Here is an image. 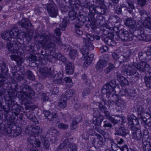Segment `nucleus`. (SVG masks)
Segmentation results:
<instances>
[{"instance_id": "nucleus-1", "label": "nucleus", "mask_w": 151, "mask_h": 151, "mask_svg": "<svg viewBox=\"0 0 151 151\" xmlns=\"http://www.w3.org/2000/svg\"><path fill=\"white\" fill-rule=\"evenodd\" d=\"M149 67L150 65L146 62L141 61L138 64L136 62H133L128 65H124L122 68L129 75H135L139 77V74L135 68L141 72H143L147 70Z\"/></svg>"}, {"instance_id": "nucleus-2", "label": "nucleus", "mask_w": 151, "mask_h": 151, "mask_svg": "<svg viewBox=\"0 0 151 151\" xmlns=\"http://www.w3.org/2000/svg\"><path fill=\"white\" fill-rule=\"evenodd\" d=\"M52 41L56 42L60 45H62L61 41L59 38H56L48 32L42 34L37 42L45 47L48 49L54 48L55 45Z\"/></svg>"}, {"instance_id": "nucleus-3", "label": "nucleus", "mask_w": 151, "mask_h": 151, "mask_svg": "<svg viewBox=\"0 0 151 151\" xmlns=\"http://www.w3.org/2000/svg\"><path fill=\"white\" fill-rule=\"evenodd\" d=\"M116 86L115 81L112 80L104 85L101 90L102 93L107 94L106 97L110 99V100H108L107 102L109 106L114 105L115 103L114 101L117 99V95L113 93Z\"/></svg>"}, {"instance_id": "nucleus-4", "label": "nucleus", "mask_w": 151, "mask_h": 151, "mask_svg": "<svg viewBox=\"0 0 151 151\" xmlns=\"http://www.w3.org/2000/svg\"><path fill=\"white\" fill-rule=\"evenodd\" d=\"M21 46V44L15 43L12 44L10 42H8L7 44V47L9 51L12 54L15 53L17 54V55L12 54L11 55V60L15 61L19 65L22 64V59L18 55L19 54H21L22 53V50Z\"/></svg>"}, {"instance_id": "nucleus-5", "label": "nucleus", "mask_w": 151, "mask_h": 151, "mask_svg": "<svg viewBox=\"0 0 151 151\" xmlns=\"http://www.w3.org/2000/svg\"><path fill=\"white\" fill-rule=\"evenodd\" d=\"M86 38H83V41L85 43V45L80 50L81 52L84 55L87 54L89 50H92L94 48L92 44L89 41H93L94 40V36L90 34H86Z\"/></svg>"}, {"instance_id": "nucleus-6", "label": "nucleus", "mask_w": 151, "mask_h": 151, "mask_svg": "<svg viewBox=\"0 0 151 151\" xmlns=\"http://www.w3.org/2000/svg\"><path fill=\"white\" fill-rule=\"evenodd\" d=\"M20 94L21 95V99L22 100L29 98V96H32L34 95V91L32 88L29 86L25 84H23L20 86Z\"/></svg>"}, {"instance_id": "nucleus-7", "label": "nucleus", "mask_w": 151, "mask_h": 151, "mask_svg": "<svg viewBox=\"0 0 151 151\" xmlns=\"http://www.w3.org/2000/svg\"><path fill=\"white\" fill-rule=\"evenodd\" d=\"M47 9L50 16L55 17L58 14V9L56 4L52 0L47 4Z\"/></svg>"}, {"instance_id": "nucleus-8", "label": "nucleus", "mask_w": 151, "mask_h": 151, "mask_svg": "<svg viewBox=\"0 0 151 151\" xmlns=\"http://www.w3.org/2000/svg\"><path fill=\"white\" fill-rule=\"evenodd\" d=\"M124 22L125 25L136 30H139L141 27V25L133 18H129L126 19L124 21Z\"/></svg>"}, {"instance_id": "nucleus-9", "label": "nucleus", "mask_w": 151, "mask_h": 151, "mask_svg": "<svg viewBox=\"0 0 151 151\" xmlns=\"http://www.w3.org/2000/svg\"><path fill=\"white\" fill-rule=\"evenodd\" d=\"M63 138L64 140L63 142L60 145L59 147L60 149H62L63 148L70 145V146L68 147L66 151H77V146L75 144H71L70 145V142L69 139L67 138Z\"/></svg>"}, {"instance_id": "nucleus-10", "label": "nucleus", "mask_w": 151, "mask_h": 151, "mask_svg": "<svg viewBox=\"0 0 151 151\" xmlns=\"http://www.w3.org/2000/svg\"><path fill=\"white\" fill-rule=\"evenodd\" d=\"M25 131L27 133L32 134L33 135H37L42 132V128L39 126H28L26 129Z\"/></svg>"}, {"instance_id": "nucleus-11", "label": "nucleus", "mask_w": 151, "mask_h": 151, "mask_svg": "<svg viewBox=\"0 0 151 151\" xmlns=\"http://www.w3.org/2000/svg\"><path fill=\"white\" fill-rule=\"evenodd\" d=\"M93 120V123L95 126L100 125L103 120V116L98 111L94 110Z\"/></svg>"}, {"instance_id": "nucleus-12", "label": "nucleus", "mask_w": 151, "mask_h": 151, "mask_svg": "<svg viewBox=\"0 0 151 151\" xmlns=\"http://www.w3.org/2000/svg\"><path fill=\"white\" fill-rule=\"evenodd\" d=\"M92 143L93 145H96L97 146L101 147L104 145L105 143V140L99 134H97V138L93 139L92 141Z\"/></svg>"}, {"instance_id": "nucleus-13", "label": "nucleus", "mask_w": 151, "mask_h": 151, "mask_svg": "<svg viewBox=\"0 0 151 151\" xmlns=\"http://www.w3.org/2000/svg\"><path fill=\"white\" fill-rule=\"evenodd\" d=\"M19 25L22 27L28 29H32L33 26L32 25L29 19L27 18H23L18 22Z\"/></svg>"}, {"instance_id": "nucleus-14", "label": "nucleus", "mask_w": 151, "mask_h": 151, "mask_svg": "<svg viewBox=\"0 0 151 151\" xmlns=\"http://www.w3.org/2000/svg\"><path fill=\"white\" fill-rule=\"evenodd\" d=\"M1 70L2 73H3V76L0 75V85H1L4 84V82L6 80V78L5 76H4V73L6 75V73L8 71V69L6 66V63H2V65L1 67Z\"/></svg>"}, {"instance_id": "nucleus-15", "label": "nucleus", "mask_w": 151, "mask_h": 151, "mask_svg": "<svg viewBox=\"0 0 151 151\" xmlns=\"http://www.w3.org/2000/svg\"><path fill=\"white\" fill-rule=\"evenodd\" d=\"M118 36L119 38L123 41H131L134 37H132V35H129L128 32L126 30L121 31L119 33Z\"/></svg>"}, {"instance_id": "nucleus-16", "label": "nucleus", "mask_w": 151, "mask_h": 151, "mask_svg": "<svg viewBox=\"0 0 151 151\" xmlns=\"http://www.w3.org/2000/svg\"><path fill=\"white\" fill-rule=\"evenodd\" d=\"M132 132V137L135 141L140 140L141 139L142 133L140 130L137 128H133Z\"/></svg>"}, {"instance_id": "nucleus-17", "label": "nucleus", "mask_w": 151, "mask_h": 151, "mask_svg": "<svg viewBox=\"0 0 151 151\" xmlns=\"http://www.w3.org/2000/svg\"><path fill=\"white\" fill-rule=\"evenodd\" d=\"M115 130L116 131L115 133V135L124 136L128 133V130L125 129L123 127L121 126L119 128L115 127Z\"/></svg>"}, {"instance_id": "nucleus-18", "label": "nucleus", "mask_w": 151, "mask_h": 151, "mask_svg": "<svg viewBox=\"0 0 151 151\" xmlns=\"http://www.w3.org/2000/svg\"><path fill=\"white\" fill-rule=\"evenodd\" d=\"M121 92L122 94L123 95L132 97L135 96L136 94L135 90L133 88L131 89H123L122 91Z\"/></svg>"}, {"instance_id": "nucleus-19", "label": "nucleus", "mask_w": 151, "mask_h": 151, "mask_svg": "<svg viewBox=\"0 0 151 151\" xmlns=\"http://www.w3.org/2000/svg\"><path fill=\"white\" fill-rule=\"evenodd\" d=\"M107 62L104 59H100L98 62L96 68L97 70L101 71L102 69L107 65Z\"/></svg>"}, {"instance_id": "nucleus-20", "label": "nucleus", "mask_w": 151, "mask_h": 151, "mask_svg": "<svg viewBox=\"0 0 151 151\" xmlns=\"http://www.w3.org/2000/svg\"><path fill=\"white\" fill-rule=\"evenodd\" d=\"M67 98L65 95H61L58 104L59 106L62 108H65L67 106Z\"/></svg>"}, {"instance_id": "nucleus-21", "label": "nucleus", "mask_w": 151, "mask_h": 151, "mask_svg": "<svg viewBox=\"0 0 151 151\" xmlns=\"http://www.w3.org/2000/svg\"><path fill=\"white\" fill-rule=\"evenodd\" d=\"M36 136L35 135L31 136L29 137L27 140L29 143L33 145L34 144L37 147H39L40 145V141L38 140L36 138Z\"/></svg>"}, {"instance_id": "nucleus-22", "label": "nucleus", "mask_w": 151, "mask_h": 151, "mask_svg": "<svg viewBox=\"0 0 151 151\" xmlns=\"http://www.w3.org/2000/svg\"><path fill=\"white\" fill-rule=\"evenodd\" d=\"M10 34L12 37L13 38H20L19 30L17 27H14L10 31Z\"/></svg>"}, {"instance_id": "nucleus-23", "label": "nucleus", "mask_w": 151, "mask_h": 151, "mask_svg": "<svg viewBox=\"0 0 151 151\" xmlns=\"http://www.w3.org/2000/svg\"><path fill=\"white\" fill-rule=\"evenodd\" d=\"M90 50H89V51ZM89 52L87 54H86V55H84L83 54H82L83 56L85 58H86V60L84 62V64L85 65H87L86 66H88V65H90L92 60L93 59V55L92 54H89Z\"/></svg>"}, {"instance_id": "nucleus-24", "label": "nucleus", "mask_w": 151, "mask_h": 151, "mask_svg": "<svg viewBox=\"0 0 151 151\" xmlns=\"http://www.w3.org/2000/svg\"><path fill=\"white\" fill-rule=\"evenodd\" d=\"M142 25L148 29V31L151 32V18L149 17H146L145 20L142 23Z\"/></svg>"}, {"instance_id": "nucleus-25", "label": "nucleus", "mask_w": 151, "mask_h": 151, "mask_svg": "<svg viewBox=\"0 0 151 151\" xmlns=\"http://www.w3.org/2000/svg\"><path fill=\"white\" fill-rule=\"evenodd\" d=\"M45 116L47 117L50 121H52L54 119L56 118L57 116V114L55 113H51L48 111H46L44 112Z\"/></svg>"}, {"instance_id": "nucleus-26", "label": "nucleus", "mask_w": 151, "mask_h": 151, "mask_svg": "<svg viewBox=\"0 0 151 151\" xmlns=\"http://www.w3.org/2000/svg\"><path fill=\"white\" fill-rule=\"evenodd\" d=\"M81 120V118L80 116H76L72 122L71 125L70 127V129L74 130L76 129L77 127V124Z\"/></svg>"}, {"instance_id": "nucleus-27", "label": "nucleus", "mask_w": 151, "mask_h": 151, "mask_svg": "<svg viewBox=\"0 0 151 151\" xmlns=\"http://www.w3.org/2000/svg\"><path fill=\"white\" fill-rule=\"evenodd\" d=\"M109 120L114 124H117L120 123V122H121L122 124H123L124 122L123 118L122 117H120L119 116H115L114 117H111Z\"/></svg>"}, {"instance_id": "nucleus-28", "label": "nucleus", "mask_w": 151, "mask_h": 151, "mask_svg": "<svg viewBox=\"0 0 151 151\" xmlns=\"http://www.w3.org/2000/svg\"><path fill=\"white\" fill-rule=\"evenodd\" d=\"M20 35H22L24 39L28 41L32 38L33 34L32 32L28 31L26 33L21 32Z\"/></svg>"}, {"instance_id": "nucleus-29", "label": "nucleus", "mask_w": 151, "mask_h": 151, "mask_svg": "<svg viewBox=\"0 0 151 151\" xmlns=\"http://www.w3.org/2000/svg\"><path fill=\"white\" fill-rule=\"evenodd\" d=\"M115 104L120 110L124 109L126 106V103L121 99H118Z\"/></svg>"}, {"instance_id": "nucleus-30", "label": "nucleus", "mask_w": 151, "mask_h": 151, "mask_svg": "<svg viewBox=\"0 0 151 151\" xmlns=\"http://www.w3.org/2000/svg\"><path fill=\"white\" fill-rule=\"evenodd\" d=\"M38 69L41 74L45 77H47L48 73L50 70V68L48 69L46 68H38Z\"/></svg>"}, {"instance_id": "nucleus-31", "label": "nucleus", "mask_w": 151, "mask_h": 151, "mask_svg": "<svg viewBox=\"0 0 151 151\" xmlns=\"http://www.w3.org/2000/svg\"><path fill=\"white\" fill-rule=\"evenodd\" d=\"M63 75L61 73H57L55 78L54 80V82L55 83H61L62 82V78H63Z\"/></svg>"}, {"instance_id": "nucleus-32", "label": "nucleus", "mask_w": 151, "mask_h": 151, "mask_svg": "<svg viewBox=\"0 0 151 151\" xmlns=\"http://www.w3.org/2000/svg\"><path fill=\"white\" fill-rule=\"evenodd\" d=\"M1 36L4 39L9 41L11 40L12 37L10 34V31L9 32L7 31L4 32L2 33Z\"/></svg>"}, {"instance_id": "nucleus-33", "label": "nucleus", "mask_w": 151, "mask_h": 151, "mask_svg": "<svg viewBox=\"0 0 151 151\" xmlns=\"http://www.w3.org/2000/svg\"><path fill=\"white\" fill-rule=\"evenodd\" d=\"M143 149L145 151H150L151 150V145L147 141H142Z\"/></svg>"}, {"instance_id": "nucleus-34", "label": "nucleus", "mask_w": 151, "mask_h": 151, "mask_svg": "<svg viewBox=\"0 0 151 151\" xmlns=\"http://www.w3.org/2000/svg\"><path fill=\"white\" fill-rule=\"evenodd\" d=\"M136 38L139 40H148V36L146 35L145 34L143 33H141V34L138 35L137 36H135Z\"/></svg>"}, {"instance_id": "nucleus-35", "label": "nucleus", "mask_w": 151, "mask_h": 151, "mask_svg": "<svg viewBox=\"0 0 151 151\" xmlns=\"http://www.w3.org/2000/svg\"><path fill=\"white\" fill-rule=\"evenodd\" d=\"M66 71L67 73L71 74L74 71V68L71 64H67L65 67Z\"/></svg>"}, {"instance_id": "nucleus-36", "label": "nucleus", "mask_w": 151, "mask_h": 151, "mask_svg": "<svg viewBox=\"0 0 151 151\" xmlns=\"http://www.w3.org/2000/svg\"><path fill=\"white\" fill-rule=\"evenodd\" d=\"M134 52V51L132 50H129L126 51L123 53V56L124 57V59L127 60L129 58L132 56Z\"/></svg>"}, {"instance_id": "nucleus-37", "label": "nucleus", "mask_w": 151, "mask_h": 151, "mask_svg": "<svg viewBox=\"0 0 151 151\" xmlns=\"http://www.w3.org/2000/svg\"><path fill=\"white\" fill-rule=\"evenodd\" d=\"M75 92V91L73 89H68L67 90L65 95V96L67 97L68 99V97H72ZM63 95H64V94Z\"/></svg>"}, {"instance_id": "nucleus-38", "label": "nucleus", "mask_w": 151, "mask_h": 151, "mask_svg": "<svg viewBox=\"0 0 151 151\" xmlns=\"http://www.w3.org/2000/svg\"><path fill=\"white\" fill-rule=\"evenodd\" d=\"M148 0H137V4L141 7L147 5Z\"/></svg>"}, {"instance_id": "nucleus-39", "label": "nucleus", "mask_w": 151, "mask_h": 151, "mask_svg": "<svg viewBox=\"0 0 151 151\" xmlns=\"http://www.w3.org/2000/svg\"><path fill=\"white\" fill-rule=\"evenodd\" d=\"M104 41L106 44L110 46L114 45L115 44V42L112 39L107 37L104 38Z\"/></svg>"}, {"instance_id": "nucleus-40", "label": "nucleus", "mask_w": 151, "mask_h": 151, "mask_svg": "<svg viewBox=\"0 0 151 151\" xmlns=\"http://www.w3.org/2000/svg\"><path fill=\"white\" fill-rule=\"evenodd\" d=\"M68 15L70 20H73L76 18V14L73 10L70 11L68 13Z\"/></svg>"}, {"instance_id": "nucleus-41", "label": "nucleus", "mask_w": 151, "mask_h": 151, "mask_svg": "<svg viewBox=\"0 0 151 151\" xmlns=\"http://www.w3.org/2000/svg\"><path fill=\"white\" fill-rule=\"evenodd\" d=\"M117 79L122 83H125L126 81L124 77L122 76L121 74L118 73L116 75Z\"/></svg>"}, {"instance_id": "nucleus-42", "label": "nucleus", "mask_w": 151, "mask_h": 151, "mask_svg": "<svg viewBox=\"0 0 151 151\" xmlns=\"http://www.w3.org/2000/svg\"><path fill=\"white\" fill-rule=\"evenodd\" d=\"M115 68L112 64L109 63L108 66L105 70L104 72L106 74H108L110 71L114 69Z\"/></svg>"}, {"instance_id": "nucleus-43", "label": "nucleus", "mask_w": 151, "mask_h": 151, "mask_svg": "<svg viewBox=\"0 0 151 151\" xmlns=\"http://www.w3.org/2000/svg\"><path fill=\"white\" fill-rule=\"evenodd\" d=\"M68 23L67 21L65 19H63L62 22L61 23L59 26L60 28L63 31L65 30L67 24Z\"/></svg>"}, {"instance_id": "nucleus-44", "label": "nucleus", "mask_w": 151, "mask_h": 151, "mask_svg": "<svg viewBox=\"0 0 151 151\" xmlns=\"http://www.w3.org/2000/svg\"><path fill=\"white\" fill-rule=\"evenodd\" d=\"M127 119L130 125H136L137 123V120L135 119L132 118L131 116L129 117Z\"/></svg>"}, {"instance_id": "nucleus-45", "label": "nucleus", "mask_w": 151, "mask_h": 151, "mask_svg": "<svg viewBox=\"0 0 151 151\" xmlns=\"http://www.w3.org/2000/svg\"><path fill=\"white\" fill-rule=\"evenodd\" d=\"M9 133L11 137H16L19 135V133L16 129H10Z\"/></svg>"}, {"instance_id": "nucleus-46", "label": "nucleus", "mask_w": 151, "mask_h": 151, "mask_svg": "<svg viewBox=\"0 0 151 151\" xmlns=\"http://www.w3.org/2000/svg\"><path fill=\"white\" fill-rule=\"evenodd\" d=\"M95 11H97L99 14H104L106 12L105 8L102 6L98 7Z\"/></svg>"}, {"instance_id": "nucleus-47", "label": "nucleus", "mask_w": 151, "mask_h": 151, "mask_svg": "<svg viewBox=\"0 0 151 151\" xmlns=\"http://www.w3.org/2000/svg\"><path fill=\"white\" fill-rule=\"evenodd\" d=\"M57 72L55 71L51 70L50 68V70L48 73L47 76L50 78H54L55 77L57 74Z\"/></svg>"}, {"instance_id": "nucleus-48", "label": "nucleus", "mask_w": 151, "mask_h": 151, "mask_svg": "<svg viewBox=\"0 0 151 151\" xmlns=\"http://www.w3.org/2000/svg\"><path fill=\"white\" fill-rule=\"evenodd\" d=\"M58 127L59 129L65 130L67 129L68 128V125L67 124L61 123L58 124Z\"/></svg>"}, {"instance_id": "nucleus-49", "label": "nucleus", "mask_w": 151, "mask_h": 151, "mask_svg": "<svg viewBox=\"0 0 151 151\" xmlns=\"http://www.w3.org/2000/svg\"><path fill=\"white\" fill-rule=\"evenodd\" d=\"M26 75L29 79L32 80H33L34 79V76L31 71H27L26 73Z\"/></svg>"}, {"instance_id": "nucleus-50", "label": "nucleus", "mask_w": 151, "mask_h": 151, "mask_svg": "<svg viewBox=\"0 0 151 151\" xmlns=\"http://www.w3.org/2000/svg\"><path fill=\"white\" fill-rule=\"evenodd\" d=\"M90 92V90L89 88H85L83 90L82 95L83 97H85V96H87L89 94Z\"/></svg>"}, {"instance_id": "nucleus-51", "label": "nucleus", "mask_w": 151, "mask_h": 151, "mask_svg": "<svg viewBox=\"0 0 151 151\" xmlns=\"http://www.w3.org/2000/svg\"><path fill=\"white\" fill-rule=\"evenodd\" d=\"M78 52L75 50H72L70 51L69 52V55L71 59H73L74 57L77 55Z\"/></svg>"}, {"instance_id": "nucleus-52", "label": "nucleus", "mask_w": 151, "mask_h": 151, "mask_svg": "<svg viewBox=\"0 0 151 151\" xmlns=\"http://www.w3.org/2000/svg\"><path fill=\"white\" fill-rule=\"evenodd\" d=\"M57 58L60 60L64 62L66 61V59L65 57L62 55L61 53H58L57 56Z\"/></svg>"}, {"instance_id": "nucleus-53", "label": "nucleus", "mask_w": 151, "mask_h": 151, "mask_svg": "<svg viewBox=\"0 0 151 151\" xmlns=\"http://www.w3.org/2000/svg\"><path fill=\"white\" fill-rule=\"evenodd\" d=\"M140 15L142 17H146L147 16V12L145 10L143 9H140L139 10V11Z\"/></svg>"}, {"instance_id": "nucleus-54", "label": "nucleus", "mask_w": 151, "mask_h": 151, "mask_svg": "<svg viewBox=\"0 0 151 151\" xmlns=\"http://www.w3.org/2000/svg\"><path fill=\"white\" fill-rule=\"evenodd\" d=\"M139 58L142 60L145 59L146 58V56L147 53L145 52H139L138 54Z\"/></svg>"}, {"instance_id": "nucleus-55", "label": "nucleus", "mask_w": 151, "mask_h": 151, "mask_svg": "<svg viewBox=\"0 0 151 151\" xmlns=\"http://www.w3.org/2000/svg\"><path fill=\"white\" fill-rule=\"evenodd\" d=\"M145 83L147 87L151 88V76L147 78Z\"/></svg>"}, {"instance_id": "nucleus-56", "label": "nucleus", "mask_w": 151, "mask_h": 151, "mask_svg": "<svg viewBox=\"0 0 151 151\" xmlns=\"http://www.w3.org/2000/svg\"><path fill=\"white\" fill-rule=\"evenodd\" d=\"M94 130L98 132L101 134L103 133L104 131L101 129L100 125L95 126V127H94Z\"/></svg>"}, {"instance_id": "nucleus-57", "label": "nucleus", "mask_w": 151, "mask_h": 151, "mask_svg": "<svg viewBox=\"0 0 151 151\" xmlns=\"http://www.w3.org/2000/svg\"><path fill=\"white\" fill-rule=\"evenodd\" d=\"M98 106L99 109L101 111L103 112L106 109V108L100 102H98Z\"/></svg>"}, {"instance_id": "nucleus-58", "label": "nucleus", "mask_w": 151, "mask_h": 151, "mask_svg": "<svg viewBox=\"0 0 151 151\" xmlns=\"http://www.w3.org/2000/svg\"><path fill=\"white\" fill-rule=\"evenodd\" d=\"M104 124L103 126L104 127H108L111 128L112 127V125L109 122L105 121L104 122Z\"/></svg>"}, {"instance_id": "nucleus-59", "label": "nucleus", "mask_w": 151, "mask_h": 151, "mask_svg": "<svg viewBox=\"0 0 151 151\" xmlns=\"http://www.w3.org/2000/svg\"><path fill=\"white\" fill-rule=\"evenodd\" d=\"M59 91L57 87L54 88L51 90L50 92L53 95L57 94Z\"/></svg>"}, {"instance_id": "nucleus-60", "label": "nucleus", "mask_w": 151, "mask_h": 151, "mask_svg": "<svg viewBox=\"0 0 151 151\" xmlns=\"http://www.w3.org/2000/svg\"><path fill=\"white\" fill-rule=\"evenodd\" d=\"M82 137L85 139H87L88 138L89 134L87 131H85L82 134Z\"/></svg>"}, {"instance_id": "nucleus-61", "label": "nucleus", "mask_w": 151, "mask_h": 151, "mask_svg": "<svg viewBox=\"0 0 151 151\" xmlns=\"http://www.w3.org/2000/svg\"><path fill=\"white\" fill-rule=\"evenodd\" d=\"M102 112H103L104 113L105 116L108 119H109L111 117V116L110 115L109 112L106 110V109L105 110L103 111Z\"/></svg>"}, {"instance_id": "nucleus-62", "label": "nucleus", "mask_w": 151, "mask_h": 151, "mask_svg": "<svg viewBox=\"0 0 151 151\" xmlns=\"http://www.w3.org/2000/svg\"><path fill=\"white\" fill-rule=\"evenodd\" d=\"M52 132L53 135L54 134L56 136H58L60 134L59 132L56 129H52Z\"/></svg>"}, {"instance_id": "nucleus-63", "label": "nucleus", "mask_w": 151, "mask_h": 151, "mask_svg": "<svg viewBox=\"0 0 151 151\" xmlns=\"http://www.w3.org/2000/svg\"><path fill=\"white\" fill-rule=\"evenodd\" d=\"M55 33L58 36H59L61 35V33L60 32V29L59 28H56L55 30Z\"/></svg>"}, {"instance_id": "nucleus-64", "label": "nucleus", "mask_w": 151, "mask_h": 151, "mask_svg": "<svg viewBox=\"0 0 151 151\" xmlns=\"http://www.w3.org/2000/svg\"><path fill=\"white\" fill-rule=\"evenodd\" d=\"M88 134L91 135L93 136L95 135L96 136L97 134H97L94 131L91 129H90L89 130Z\"/></svg>"}]
</instances>
